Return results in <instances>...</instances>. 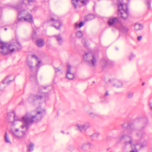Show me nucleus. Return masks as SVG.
I'll return each mask as SVG.
<instances>
[{"label": "nucleus", "instance_id": "4c0bfd02", "mask_svg": "<svg viewBox=\"0 0 152 152\" xmlns=\"http://www.w3.org/2000/svg\"><path fill=\"white\" fill-rule=\"evenodd\" d=\"M4 29H5V30L6 31V30H7V28H4Z\"/></svg>", "mask_w": 152, "mask_h": 152}, {"label": "nucleus", "instance_id": "412c9836", "mask_svg": "<svg viewBox=\"0 0 152 152\" xmlns=\"http://www.w3.org/2000/svg\"><path fill=\"white\" fill-rule=\"evenodd\" d=\"M122 85L123 84L122 83L119 81H116L115 83V86L118 88L121 87Z\"/></svg>", "mask_w": 152, "mask_h": 152}, {"label": "nucleus", "instance_id": "4be33fe9", "mask_svg": "<svg viewBox=\"0 0 152 152\" xmlns=\"http://www.w3.org/2000/svg\"><path fill=\"white\" fill-rule=\"evenodd\" d=\"M75 25V28H78L81 27L83 25L84 23L82 22H80L79 23H76Z\"/></svg>", "mask_w": 152, "mask_h": 152}, {"label": "nucleus", "instance_id": "e433bc0d", "mask_svg": "<svg viewBox=\"0 0 152 152\" xmlns=\"http://www.w3.org/2000/svg\"><path fill=\"white\" fill-rule=\"evenodd\" d=\"M27 0L28 1V3H29V2H31V1H34V0Z\"/></svg>", "mask_w": 152, "mask_h": 152}, {"label": "nucleus", "instance_id": "0eeeda50", "mask_svg": "<svg viewBox=\"0 0 152 152\" xmlns=\"http://www.w3.org/2000/svg\"><path fill=\"white\" fill-rule=\"evenodd\" d=\"M23 20L25 21L30 23L33 22L32 16L29 14H28L25 17H22L21 18H19L16 19L14 23L15 24H17L20 22L22 21Z\"/></svg>", "mask_w": 152, "mask_h": 152}, {"label": "nucleus", "instance_id": "f03ea898", "mask_svg": "<svg viewBox=\"0 0 152 152\" xmlns=\"http://www.w3.org/2000/svg\"><path fill=\"white\" fill-rule=\"evenodd\" d=\"M21 48V45L18 42L9 44L1 41L0 39V53L3 55L11 53L15 51L20 50Z\"/></svg>", "mask_w": 152, "mask_h": 152}, {"label": "nucleus", "instance_id": "dca6fc26", "mask_svg": "<svg viewBox=\"0 0 152 152\" xmlns=\"http://www.w3.org/2000/svg\"><path fill=\"white\" fill-rule=\"evenodd\" d=\"M11 76L9 75L5 77L4 80L3 81V84H9L12 81L14 80V77L13 78L12 80H11L10 79Z\"/></svg>", "mask_w": 152, "mask_h": 152}, {"label": "nucleus", "instance_id": "58836bf2", "mask_svg": "<svg viewBox=\"0 0 152 152\" xmlns=\"http://www.w3.org/2000/svg\"><path fill=\"white\" fill-rule=\"evenodd\" d=\"M144 84H145V83H142V86H143V85H144Z\"/></svg>", "mask_w": 152, "mask_h": 152}, {"label": "nucleus", "instance_id": "bb28decb", "mask_svg": "<svg viewBox=\"0 0 152 152\" xmlns=\"http://www.w3.org/2000/svg\"><path fill=\"white\" fill-rule=\"evenodd\" d=\"M99 134L98 133H95L92 135L91 137L92 138L96 137L97 138L99 137Z\"/></svg>", "mask_w": 152, "mask_h": 152}, {"label": "nucleus", "instance_id": "ddd939ff", "mask_svg": "<svg viewBox=\"0 0 152 152\" xmlns=\"http://www.w3.org/2000/svg\"><path fill=\"white\" fill-rule=\"evenodd\" d=\"M93 146L91 143L88 142L82 144L80 147V148L82 150H85L87 149H89Z\"/></svg>", "mask_w": 152, "mask_h": 152}, {"label": "nucleus", "instance_id": "72a5a7b5", "mask_svg": "<svg viewBox=\"0 0 152 152\" xmlns=\"http://www.w3.org/2000/svg\"><path fill=\"white\" fill-rule=\"evenodd\" d=\"M142 36H139L138 37L137 39L138 40L140 41L142 39Z\"/></svg>", "mask_w": 152, "mask_h": 152}, {"label": "nucleus", "instance_id": "c9c22d12", "mask_svg": "<svg viewBox=\"0 0 152 152\" xmlns=\"http://www.w3.org/2000/svg\"><path fill=\"white\" fill-rule=\"evenodd\" d=\"M84 42V40H83L82 41V43L83 44L84 46L85 47H86V44L85 43H84V44H83Z\"/></svg>", "mask_w": 152, "mask_h": 152}, {"label": "nucleus", "instance_id": "4468645a", "mask_svg": "<svg viewBox=\"0 0 152 152\" xmlns=\"http://www.w3.org/2000/svg\"><path fill=\"white\" fill-rule=\"evenodd\" d=\"M69 67H68L67 72H66V77L69 80H72L75 77V75L73 72H69Z\"/></svg>", "mask_w": 152, "mask_h": 152}, {"label": "nucleus", "instance_id": "b1692460", "mask_svg": "<svg viewBox=\"0 0 152 152\" xmlns=\"http://www.w3.org/2000/svg\"><path fill=\"white\" fill-rule=\"evenodd\" d=\"M118 28L121 30L125 31H128V29L127 28L125 27L122 25H121L120 27H119Z\"/></svg>", "mask_w": 152, "mask_h": 152}, {"label": "nucleus", "instance_id": "f3484780", "mask_svg": "<svg viewBox=\"0 0 152 152\" xmlns=\"http://www.w3.org/2000/svg\"><path fill=\"white\" fill-rule=\"evenodd\" d=\"M36 45L38 47H40L43 46L44 44V42L42 39H39L36 40Z\"/></svg>", "mask_w": 152, "mask_h": 152}, {"label": "nucleus", "instance_id": "9d476101", "mask_svg": "<svg viewBox=\"0 0 152 152\" xmlns=\"http://www.w3.org/2000/svg\"><path fill=\"white\" fill-rule=\"evenodd\" d=\"M72 3L75 8H77V4L78 1H79L82 4L85 5L88 2L89 0H72Z\"/></svg>", "mask_w": 152, "mask_h": 152}, {"label": "nucleus", "instance_id": "a878e982", "mask_svg": "<svg viewBox=\"0 0 152 152\" xmlns=\"http://www.w3.org/2000/svg\"><path fill=\"white\" fill-rule=\"evenodd\" d=\"M76 36L77 37L80 38L82 37L83 34L81 31H77L76 33Z\"/></svg>", "mask_w": 152, "mask_h": 152}, {"label": "nucleus", "instance_id": "6e6552de", "mask_svg": "<svg viewBox=\"0 0 152 152\" xmlns=\"http://www.w3.org/2000/svg\"><path fill=\"white\" fill-rule=\"evenodd\" d=\"M76 126L80 131L82 132L83 131H85L90 126V125L88 123L84 124H78L76 125Z\"/></svg>", "mask_w": 152, "mask_h": 152}, {"label": "nucleus", "instance_id": "f8f14e48", "mask_svg": "<svg viewBox=\"0 0 152 152\" xmlns=\"http://www.w3.org/2000/svg\"><path fill=\"white\" fill-rule=\"evenodd\" d=\"M42 98V96L40 95H37L36 96L32 95L28 98V100L29 101L31 102L34 101L35 100L40 99Z\"/></svg>", "mask_w": 152, "mask_h": 152}, {"label": "nucleus", "instance_id": "cd10ccee", "mask_svg": "<svg viewBox=\"0 0 152 152\" xmlns=\"http://www.w3.org/2000/svg\"><path fill=\"white\" fill-rule=\"evenodd\" d=\"M133 96V93L132 92L129 93L127 95V97L128 98H131Z\"/></svg>", "mask_w": 152, "mask_h": 152}, {"label": "nucleus", "instance_id": "393cba45", "mask_svg": "<svg viewBox=\"0 0 152 152\" xmlns=\"http://www.w3.org/2000/svg\"><path fill=\"white\" fill-rule=\"evenodd\" d=\"M68 67H69V72H73V70L74 69L73 67L71 65L69 64H68L67 65V70H66V72H67L68 71Z\"/></svg>", "mask_w": 152, "mask_h": 152}, {"label": "nucleus", "instance_id": "aec40b11", "mask_svg": "<svg viewBox=\"0 0 152 152\" xmlns=\"http://www.w3.org/2000/svg\"><path fill=\"white\" fill-rule=\"evenodd\" d=\"M142 28V25L137 23L135 24L134 26V28L136 31H138L141 29Z\"/></svg>", "mask_w": 152, "mask_h": 152}, {"label": "nucleus", "instance_id": "423d86ee", "mask_svg": "<svg viewBox=\"0 0 152 152\" xmlns=\"http://www.w3.org/2000/svg\"><path fill=\"white\" fill-rule=\"evenodd\" d=\"M51 21L53 26L56 29H58L61 25V22L57 16H54L51 18Z\"/></svg>", "mask_w": 152, "mask_h": 152}, {"label": "nucleus", "instance_id": "473e14b6", "mask_svg": "<svg viewBox=\"0 0 152 152\" xmlns=\"http://www.w3.org/2000/svg\"><path fill=\"white\" fill-rule=\"evenodd\" d=\"M55 72H59L61 71V70L59 69L58 68H55Z\"/></svg>", "mask_w": 152, "mask_h": 152}, {"label": "nucleus", "instance_id": "39448f33", "mask_svg": "<svg viewBox=\"0 0 152 152\" xmlns=\"http://www.w3.org/2000/svg\"><path fill=\"white\" fill-rule=\"evenodd\" d=\"M83 59L91 66H94L96 64V56L91 52L85 53L83 56Z\"/></svg>", "mask_w": 152, "mask_h": 152}, {"label": "nucleus", "instance_id": "1a4fd4ad", "mask_svg": "<svg viewBox=\"0 0 152 152\" xmlns=\"http://www.w3.org/2000/svg\"><path fill=\"white\" fill-rule=\"evenodd\" d=\"M118 21V19L117 17L110 18L107 21V24L110 26H114Z\"/></svg>", "mask_w": 152, "mask_h": 152}, {"label": "nucleus", "instance_id": "2eb2a0df", "mask_svg": "<svg viewBox=\"0 0 152 152\" xmlns=\"http://www.w3.org/2000/svg\"><path fill=\"white\" fill-rule=\"evenodd\" d=\"M102 62L103 63V67H106L110 65L111 64V62L108 59H103Z\"/></svg>", "mask_w": 152, "mask_h": 152}, {"label": "nucleus", "instance_id": "9b49d317", "mask_svg": "<svg viewBox=\"0 0 152 152\" xmlns=\"http://www.w3.org/2000/svg\"><path fill=\"white\" fill-rule=\"evenodd\" d=\"M23 5V2L19 3L18 6L13 7V8L19 12V15L21 14L24 12V10L21 9V7Z\"/></svg>", "mask_w": 152, "mask_h": 152}, {"label": "nucleus", "instance_id": "c756f323", "mask_svg": "<svg viewBox=\"0 0 152 152\" xmlns=\"http://www.w3.org/2000/svg\"><path fill=\"white\" fill-rule=\"evenodd\" d=\"M37 60L38 63L37 64H36V66L37 67H39L40 66V65L41 63V62L39 60V59Z\"/></svg>", "mask_w": 152, "mask_h": 152}, {"label": "nucleus", "instance_id": "ea45409f", "mask_svg": "<svg viewBox=\"0 0 152 152\" xmlns=\"http://www.w3.org/2000/svg\"><path fill=\"white\" fill-rule=\"evenodd\" d=\"M136 135L137 136H139L137 133H136Z\"/></svg>", "mask_w": 152, "mask_h": 152}, {"label": "nucleus", "instance_id": "5701e85b", "mask_svg": "<svg viewBox=\"0 0 152 152\" xmlns=\"http://www.w3.org/2000/svg\"><path fill=\"white\" fill-rule=\"evenodd\" d=\"M34 145L32 143H30L28 147V150L29 152L32 151L34 148Z\"/></svg>", "mask_w": 152, "mask_h": 152}, {"label": "nucleus", "instance_id": "7ed1b4c3", "mask_svg": "<svg viewBox=\"0 0 152 152\" xmlns=\"http://www.w3.org/2000/svg\"><path fill=\"white\" fill-rule=\"evenodd\" d=\"M136 131L133 129L129 130L128 131L126 134L121 135L120 137V140H125L124 143L125 146L131 145L132 149L130 152H137L138 150L137 149L139 148H141L142 147L141 144H136L135 145L132 144V135Z\"/></svg>", "mask_w": 152, "mask_h": 152}, {"label": "nucleus", "instance_id": "7c9ffc66", "mask_svg": "<svg viewBox=\"0 0 152 152\" xmlns=\"http://www.w3.org/2000/svg\"><path fill=\"white\" fill-rule=\"evenodd\" d=\"M31 57L32 58H35L36 60H38L39 59L34 54H33L31 55Z\"/></svg>", "mask_w": 152, "mask_h": 152}, {"label": "nucleus", "instance_id": "6ab92c4d", "mask_svg": "<svg viewBox=\"0 0 152 152\" xmlns=\"http://www.w3.org/2000/svg\"><path fill=\"white\" fill-rule=\"evenodd\" d=\"M4 141L6 143L9 144H11V142L9 139V136L7 134L6 132H5L4 137Z\"/></svg>", "mask_w": 152, "mask_h": 152}, {"label": "nucleus", "instance_id": "f704fd0d", "mask_svg": "<svg viewBox=\"0 0 152 152\" xmlns=\"http://www.w3.org/2000/svg\"><path fill=\"white\" fill-rule=\"evenodd\" d=\"M109 95V94L108 93V91H106L105 94V96H108Z\"/></svg>", "mask_w": 152, "mask_h": 152}, {"label": "nucleus", "instance_id": "20e7f679", "mask_svg": "<svg viewBox=\"0 0 152 152\" xmlns=\"http://www.w3.org/2000/svg\"><path fill=\"white\" fill-rule=\"evenodd\" d=\"M122 1L118 0V15H120L122 18L125 20L128 18L129 13L127 4H122Z\"/></svg>", "mask_w": 152, "mask_h": 152}, {"label": "nucleus", "instance_id": "f257e3e1", "mask_svg": "<svg viewBox=\"0 0 152 152\" xmlns=\"http://www.w3.org/2000/svg\"><path fill=\"white\" fill-rule=\"evenodd\" d=\"M45 111L44 110H42L40 107H39L36 110V114L35 115H31L29 113L25 115L20 119L16 120L15 114L14 112L9 113L8 114L7 119L9 122H12L11 119H13L14 121H20L22 123L21 126L22 129L20 131L18 129H15L12 131V134L15 137L20 138L23 137L26 134L29 126L33 122H37L41 120L43 112Z\"/></svg>", "mask_w": 152, "mask_h": 152}, {"label": "nucleus", "instance_id": "a211bd4d", "mask_svg": "<svg viewBox=\"0 0 152 152\" xmlns=\"http://www.w3.org/2000/svg\"><path fill=\"white\" fill-rule=\"evenodd\" d=\"M53 37H55L56 40L60 44H61L63 42V38L60 35L58 34L57 35H54Z\"/></svg>", "mask_w": 152, "mask_h": 152}, {"label": "nucleus", "instance_id": "2f4dec72", "mask_svg": "<svg viewBox=\"0 0 152 152\" xmlns=\"http://www.w3.org/2000/svg\"><path fill=\"white\" fill-rule=\"evenodd\" d=\"M135 56L134 55L132 54L129 57V60H131Z\"/></svg>", "mask_w": 152, "mask_h": 152}, {"label": "nucleus", "instance_id": "a19ab883", "mask_svg": "<svg viewBox=\"0 0 152 152\" xmlns=\"http://www.w3.org/2000/svg\"><path fill=\"white\" fill-rule=\"evenodd\" d=\"M151 110H152V107L151 106Z\"/></svg>", "mask_w": 152, "mask_h": 152}, {"label": "nucleus", "instance_id": "c85d7f7f", "mask_svg": "<svg viewBox=\"0 0 152 152\" xmlns=\"http://www.w3.org/2000/svg\"><path fill=\"white\" fill-rule=\"evenodd\" d=\"M32 64V63L31 61H28L27 62V64L30 69L33 67Z\"/></svg>", "mask_w": 152, "mask_h": 152}]
</instances>
